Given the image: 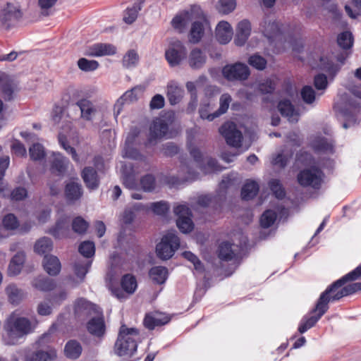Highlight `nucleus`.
Listing matches in <instances>:
<instances>
[{"mask_svg":"<svg viewBox=\"0 0 361 361\" xmlns=\"http://www.w3.org/2000/svg\"><path fill=\"white\" fill-rule=\"evenodd\" d=\"M4 327L6 332V342L8 345L16 344L19 339L31 333L34 329L30 320L21 316L18 310L7 317Z\"/></svg>","mask_w":361,"mask_h":361,"instance_id":"obj_1","label":"nucleus"},{"mask_svg":"<svg viewBox=\"0 0 361 361\" xmlns=\"http://www.w3.org/2000/svg\"><path fill=\"white\" fill-rule=\"evenodd\" d=\"M140 339L139 331L135 328H128L123 324L115 344V352L124 359L130 357L137 350V341Z\"/></svg>","mask_w":361,"mask_h":361,"instance_id":"obj_2","label":"nucleus"},{"mask_svg":"<svg viewBox=\"0 0 361 361\" xmlns=\"http://www.w3.org/2000/svg\"><path fill=\"white\" fill-rule=\"evenodd\" d=\"M350 92L354 98H348L347 95H343L341 100L335 104L336 110L347 121L350 123L357 109L361 104V86H353L349 88Z\"/></svg>","mask_w":361,"mask_h":361,"instance_id":"obj_3","label":"nucleus"},{"mask_svg":"<svg viewBox=\"0 0 361 361\" xmlns=\"http://www.w3.org/2000/svg\"><path fill=\"white\" fill-rule=\"evenodd\" d=\"M180 246V240L174 231L167 233L156 247L157 256L161 259L171 258Z\"/></svg>","mask_w":361,"mask_h":361,"instance_id":"obj_4","label":"nucleus"},{"mask_svg":"<svg viewBox=\"0 0 361 361\" xmlns=\"http://www.w3.org/2000/svg\"><path fill=\"white\" fill-rule=\"evenodd\" d=\"M287 25H281L274 19L266 18L260 24V30L270 40H281L289 35Z\"/></svg>","mask_w":361,"mask_h":361,"instance_id":"obj_5","label":"nucleus"},{"mask_svg":"<svg viewBox=\"0 0 361 361\" xmlns=\"http://www.w3.org/2000/svg\"><path fill=\"white\" fill-rule=\"evenodd\" d=\"M187 49L183 44L178 39H171L165 51V57L169 65L177 66L186 58Z\"/></svg>","mask_w":361,"mask_h":361,"instance_id":"obj_6","label":"nucleus"},{"mask_svg":"<svg viewBox=\"0 0 361 361\" xmlns=\"http://www.w3.org/2000/svg\"><path fill=\"white\" fill-rule=\"evenodd\" d=\"M190 152L193 157L194 162L204 173H209L212 172L221 171V167L216 161L208 156L202 154L198 148L190 147Z\"/></svg>","mask_w":361,"mask_h":361,"instance_id":"obj_7","label":"nucleus"},{"mask_svg":"<svg viewBox=\"0 0 361 361\" xmlns=\"http://www.w3.org/2000/svg\"><path fill=\"white\" fill-rule=\"evenodd\" d=\"M323 173L317 167H311L303 169L298 175V181L304 187L317 188L322 182Z\"/></svg>","mask_w":361,"mask_h":361,"instance_id":"obj_8","label":"nucleus"},{"mask_svg":"<svg viewBox=\"0 0 361 361\" xmlns=\"http://www.w3.org/2000/svg\"><path fill=\"white\" fill-rule=\"evenodd\" d=\"M200 13V7L192 6L190 10L184 11L176 15L171 21L173 27L178 32H182L186 27L192 23L195 18H198Z\"/></svg>","mask_w":361,"mask_h":361,"instance_id":"obj_9","label":"nucleus"},{"mask_svg":"<svg viewBox=\"0 0 361 361\" xmlns=\"http://www.w3.org/2000/svg\"><path fill=\"white\" fill-rule=\"evenodd\" d=\"M173 212L178 216L176 224L180 231L183 233L190 232L194 227L191 219V212L185 204H179L174 207Z\"/></svg>","mask_w":361,"mask_h":361,"instance_id":"obj_10","label":"nucleus"},{"mask_svg":"<svg viewBox=\"0 0 361 361\" xmlns=\"http://www.w3.org/2000/svg\"><path fill=\"white\" fill-rule=\"evenodd\" d=\"M222 73L228 80H245L250 75L247 66L242 63L226 65L223 68Z\"/></svg>","mask_w":361,"mask_h":361,"instance_id":"obj_11","label":"nucleus"},{"mask_svg":"<svg viewBox=\"0 0 361 361\" xmlns=\"http://www.w3.org/2000/svg\"><path fill=\"white\" fill-rule=\"evenodd\" d=\"M145 88L142 85H137L130 90L126 91L121 97H120L116 102L114 106V114L115 116H118L125 104L132 103L138 99V98L143 94Z\"/></svg>","mask_w":361,"mask_h":361,"instance_id":"obj_12","label":"nucleus"},{"mask_svg":"<svg viewBox=\"0 0 361 361\" xmlns=\"http://www.w3.org/2000/svg\"><path fill=\"white\" fill-rule=\"evenodd\" d=\"M348 281H350L349 278H345V275L341 279L337 280L321 294L318 301H321V299L323 298V304H325V306L328 307V303L329 302L338 300L342 297H340L338 295L343 292V286Z\"/></svg>","mask_w":361,"mask_h":361,"instance_id":"obj_13","label":"nucleus"},{"mask_svg":"<svg viewBox=\"0 0 361 361\" xmlns=\"http://www.w3.org/2000/svg\"><path fill=\"white\" fill-rule=\"evenodd\" d=\"M323 298L321 301H317L315 307L312 310L311 314L317 313V315H311L305 317L298 327L300 333L303 334L309 329L314 326L321 317L327 311L329 307H326L325 304L322 302Z\"/></svg>","mask_w":361,"mask_h":361,"instance_id":"obj_14","label":"nucleus"},{"mask_svg":"<svg viewBox=\"0 0 361 361\" xmlns=\"http://www.w3.org/2000/svg\"><path fill=\"white\" fill-rule=\"evenodd\" d=\"M220 133L225 137L226 142L233 147H238L243 140V135L232 122L225 123L219 129Z\"/></svg>","mask_w":361,"mask_h":361,"instance_id":"obj_15","label":"nucleus"},{"mask_svg":"<svg viewBox=\"0 0 361 361\" xmlns=\"http://www.w3.org/2000/svg\"><path fill=\"white\" fill-rule=\"evenodd\" d=\"M199 16L194 19L190 32V41L192 43L199 42L203 37L204 30L209 27V23L201 8Z\"/></svg>","mask_w":361,"mask_h":361,"instance_id":"obj_16","label":"nucleus"},{"mask_svg":"<svg viewBox=\"0 0 361 361\" xmlns=\"http://www.w3.org/2000/svg\"><path fill=\"white\" fill-rule=\"evenodd\" d=\"M168 126L167 123L160 118L154 119L149 128V135L148 142L152 143L157 140L162 138L164 136L171 137L167 135Z\"/></svg>","mask_w":361,"mask_h":361,"instance_id":"obj_17","label":"nucleus"},{"mask_svg":"<svg viewBox=\"0 0 361 361\" xmlns=\"http://www.w3.org/2000/svg\"><path fill=\"white\" fill-rule=\"evenodd\" d=\"M1 16L4 23L12 25L22 18L23 12L18 4L9 3L1 11Z\"/></svg>","mask_w":361,"mask_h":361,"instance_id":"obj_18","label":"nucleus"},{"mask_svg":"<svg viewBox=\"0 0 361 361\" xmlns=\"http://www.w3.org/2000/svg\"><path fill=\"white\" fill-rule=\"evenodd\" d=\"M87 329L93 336L100 337L104 335L105 324L100 310L91 316V319L87 323Z\"/></svg>","mask_w":361,"mask_h":361,"instance_id":"obj_19","label":"nucleus"},{"mask_svg":"<svg viewBox=\"0 0 361 361\" xmlns=\"http://www.w3.org/2000/svg\"><path fill=\"white\" fill-rule=\"evenodd\" d=\"M137 132L135 130H131L127 135L124 149L123 150V157L130 158L135 160L142 159V155L133 147L134 143H135V138L137 135Z\"/></svg>","mask_w":361,"mask_h":361,"instance_id":"obj_20","label":"nucleus"},{"mask_svg":"<svg viewBox=\"0 0 361 361\" xmlns=\"http://www.w3.org/2000/svg\"><path fill=\"white\" fill-rule=\"evenodd\" d=\"M49 160L51 164L50 171L52 173L61 176L66 172L69 161L62 154L52 152Z\"/></svg>","mask_w":361,"mask_h":361,"instance_id":"obj_21","label":"nucleus"},{"mask_svg":"<svg viewBox=\"0 0 361 361\" xmlns=\"http://www.w3.org/2000/svg\"><path fill=\"white\" fill-rule=\"evenodd\" d=\"M123 184L128 188L136 187V176L139 171L131 164L121 163L120 169Z\"/></svg>","mask_w":361,"mask_h":361,"instance_id":"obj_22","label":"nucleus"},{"mask_svg":"<svg viewBox=\"0 0 361 361\" xmlns=\"http://www.w3.org/2000/svg\"><path fill=\"white\" fill-rule=\"evenodd\" d=\"M98 311L99 310L96 305L83 298H80L75 302V314L78 318L82 319L85 317H91Z\"/></svg>","mask_w":361,"mask_h":361,"instance_id":"obj_23","label":"nucleus"},{"mask_svg":"<svg viewBox=\"0 0 361 361\" xmlns=\"http://www.w3.org/2000/svg\"><path fill=\"white\" fill-rule=\"evenodd\" d=\"M116 53V48L111 44L97 43L88 47L87 54L91 56H111Z\"/></svg>","mask_w":361,"mask_h":361,"instance_id":"obj_24","label":"nucleus"},{"mask_svg":"<svg viewBox=\"0 0 361 361\" xmlns=\"http://www.w3.org/2000/svg\"><path fill=\"white\" fill-rule=\"evenodd\" d=\"M252 30L250 22L244 19L240 21L236 27L235 43L238 46H243L250 35Z\"/></svg>","mask_w":361,"mask_h":361,"instance_id":"obj_25","label":"nucleus"},{"mask_svg":"<svg viewBox=\"0 0 361 361\" xmlns=\"http://www.w3.org/2000/svg\"><path fill=\"white\" fill-rule=\"evenodd\" d=\"M348 57L346 53H342L337 56V61L339 64H335L332 60H329L327 57L321 56L319 58V63L317 65L321 69L326 71L330 73H336L340 69L341 65L343 64L345 59Z\"/></svg>","mask_w":361,"mask_h":361,"instance_id":"obj_26","label":"nucleus"},{"mask_svg":"<svg viewBox=\"0 0 361 361\" xmlns=\"http://www.w3.org/2000/svg\"><path fill=\"white\" fill-rule=\"evenodd\" d=\"M233 32L231 25L227 21H221L216 27V39L223 44L228 43L233 36Z\"/></svg>","mask_w":361,"mask_h":361,"instance_id":"obj_27","label":"nucleus"},{"mask_svg":"<svg viewBox=\"0 0 361 361\" xmlns=\"http://www.w3.org/2000/svg\"><path fill=\"white\" fill-rule=\"evenodd\" d=\"M42 264L44 269L49 276H57L61 269V264L59 259L53 255H45Z\"/></svg>","mask_w":361,"mask_h":361,"instance_id":"obj_28","label":"nucleus"},{"mask_svg":"<svg viewBox=\"0 0 361 361\" xmlns=\"http://www.w3.org/2000/svg\"><path fill=\"white\" fill-rule=\"evenodd\" d=\"M5 292L9 302L13 305H19L26 297L24 290L14 283L8 285L5 288Z\"/></svg>","mask_w":361,"mask_h":361,"instance_id":"obj_29","label":"nucleus"},{"mask_svg":"<svg viewBox=\"0 0 361 361\" xmlns=\"http://www.w3.org/2000/svg\"><path fill=\"white\" fill-rule=\"evenodd\" d=\"M207 78L200 76L195 82L189 81L186 83L187 90L191 94V102L189 104L188 109L191 111H194L197 105V88H200L206 83Z\"/></svg>","mask_w":361,"mask_h":361,"instance_id":"obj_30","label":"nucleus"},{"mask_svg":"<svg viewBox=\"0 0 361 361\" xmlns=\"http://www.w3.org/2000/svg\"><path fill=\"white\" fill-rule=\"evenodd\" d=\"M69 222L67 217L59 219L54 228H51L49 233L55 238L61 239L68 236Z\"/></svg>","mask_w":361,"mask_h":361,"instance_id":"obj_31","label":"nucleus"},{"mask_svg":"<svg viewBox=\"0 0 361 361\" xmlns=\"http://www.w3.org/2000/svg\"><path fill=\"white\" fill-rule=\"evenodd\" d=\"M87 188L94 190L98 188L99 180L97 171L92 167H85L81 173Z\"/></svg>","mask_w":361,"mask_h":361,"instance_id":"obj_32","label":"nucleus"},{"mask_svg":"<svg viewBox=\"0 0 361 361\" xmlns=\"http://www.w3.org/2000/svg\"><path fill=\"white\" fill-rule=\"evenodd\" d=\"M278 109L282 116L286 117L290 122H296L299 114L289 100H283L279 103Z\"/></svg>","mask_w":361,"mask_h":361,"instance_id":"obj_33","label":"nucleus"},{"mask_svg":"<svg viewBox=\"0 0 361 361\" xmlns=\"http://www.w3.org/2000/svg\"><path fill=\"white\" fill-rule=\"evenodd\" d=\"M25 257L23 252H18L11 259L8 267V275L10 276H16L18 275L23 267Z\"/></svg>","mask_w":361,"mask_h":361,"instance_id":"obj_34","label":"nucleus"},{"mask_svg":"<svg viewBox=\"0 0 361 361\" xmlns=\"http://www.w3.org/2000/svg\"><path fill=\"white\" fill-rule=\"evenodd\" d=\"M206 55L197 48L193 49L188 56L189 66L193 69L201 68L206 63Z\"/></svg>","mask_w":361,"mask_h":361,"instance_id":"obj_35","label":"nucleus"},{"mask_svg":"<svg viewBox=\"0 0 361 361\" xmlns=\"http://www.w3.org/2000/svg\"><path fill=\"white\" fill-rule=\"evenodd\" d=\"M169 317L162 313H156L154 314H147L144 320L145 326L153 329L157 326L166 324L169 322Z\"/></svg>","mask_w":361,"mask_h":361,"instance_id":"obj_36","label":"nucleus"},{"mask_svg":"<svg viewBox=\"0 0 361 361\" xmlns=\"http://www.w3.org/2000/svg\"><path fill=\"white\" fill-rule=\"evenodd\" d=\"M76 104L80 110L82 118L90 121L94 116L97 109L90 100L85 99H80Z\"/></svg>","mask_w":361,"mask_h":361,"instance_id":"obj_37","label":"nucleus"},{"mask_svg":"<svg viewBox=\"0 0 361 361\" xmlns=\"http://www.w3.org/2000/svg\"><path fill=\"white\" fill-rule=\"evenodd\" d=\"M91 266V261L87 259H78L74 265L73 270L77 277V283H81Z\"/></svg>","mask_w":361,"mask_h":361,"instance_id":"obj_38","label":"nucleus"},{"mask_svg":"<svg viewBox=\"0 0 361 361\" xmlns=\"http://www.w3.org/2000/svg\"><path fill=\"white\" fill-rule=\"evenodd\" d=\"M31 284L35 288L43 292L51 290L56 286L53 279L44 276H38L34 278Z\"/></svg>","mask_w":361,"mask_h":361,"instance_id":"obj_39","label":"nucleus"},{"mask_svg":"<svg viewBox=\"0 0 361 361\" xmlns=\"http://www.w3.org/2000/svg\"><path fill=\"white\" fill-rule=\"evenodd\" d=\"M184 94L183 90L175 82H170L167 85V96L171 104H178Z\"/></svg>","mask_w":361,"mask_h":361,"instance_id":"obj_40","label":"nucleus"},{"mask_svg":"<svg viewBox=\"0 0 361 361\" xmlns=\"http://www.w3.org/2000/svg\"><path fill=\"white\" fill-rule=\"evenodd\" d=\"M57 357L56 350L52 348H48L45 350L35 351L30 357V361H54Z\"/></svg>","mask_w":361,"mask_h":361,"instance_id":"obj_41","label":"nucleus"},{"mask_svg":"<svg viewBox=\"0 0 361 361\" xmlns=\"http://www.w3.org/2000/svg\"><path fill=\"white\" fill-rule=\"evenodd\" d=\"M312 148L318 153L329 154L334 151V145L326 139L317 137L312 141Z\"/></svg>","mask_w":361,"mask_h":361,"instance_id":"obj_42","label":"nucleus"},{"mask_svg":"<svg viewBox=\"0 0 361 361\" xmlns=\"http://www.w3.org/2000/svg\"><path fill=\"white\" fill-rule=\"evenodd\" d=\"M150 279L155 283L163 284L168 277V269L162 266L152 267L149 272Z\"/></svg>","mask_w":361,"mask_h":361,"instance_id":"obj_43","label":"nucleus"},{"mask_svg":"<svg viewBox=\"0 0 361 361\" xmlns=\"http://www.w3.org/2000/svg\"><path fill=\"white\" fill-rule=\"evenodd\" d=\"M3 227L0 226V238L8 236L7 231L14 230L18 226L16 217L11 214H7L3 219Z\"/></svg>","mask_w":361,"mask_h":361,"instance_id":"obj_44","label":"nucleus"},{"mask_svg":"<svg viewBox=\"0 0 361 361\" xmlns=\"http://www.w3.org/2000/svg\"><path fill=\"white\" fill-rule=\"evenodd\" d=\"M65 194L69 201H75L79 200L82 195V188L80 184L75 182H71L66 186Z\"/></svg>","mask_w":361,"mask_h":361,"instance_id":"obj_45","label":"nucleus"},{"mask_svg":"<svg viewBox=\"0 0 361 361\" xmlns=\"http://www.w3.org/2000/svg\"><path fill=\"white\" fill-rule=\"evenodd\" d=\"M231 101L232 97L229 94L224 93L221 94L219 98V107L216 111L212 113V116H210L209 118L215 119L216 118H218L222 114L226 113Z\"/></svg>","mask_w":361,"mask_h":361,"instance_id":"obj_46","label":"nucleus"},{"mask_svg":"<svg viewBox=\"0 0 361 361\" xmlns=\"http://www.w3.org/2000/svg\"><path fill=\"white\" fill-rule=\"evenodd\" d=\"M64 353L67 357L77 359L82 353V347L78 341L71 340L66 344Z\"/></svg>","mask_w":361,"mask_h":361,"instance_id":"obj_47","label":"nucleus"},{"mask_svg":"<svg viewBox=\"0 0 361 361\" xmlns=\"http://www.w3.org/2000/svg\"><path fill=\"white\" fill-rule=\"evenodd\" d=\"M142 2L136 1L131 7L128 8L123 14V20L128 24L133 23L137 17L139 11L141 10Z\"/></svg>","mask_w":361,"mask_h":361,"instance_id":"obj_48","label":"nucleus"},{"mask_svg":"<svg viewBox=\"0 0 361 361\" xmlns=\"http://www.w3.org/2000/svg\"><path fill=\"white\" fill-rule=\"evenodd\" d=\"M259 190L258 184L254 180H247L242 188V197L244 200L253 198Z\"/></svg>","mask_w":361,"mask_h":361,"instance_id":"obj_49","label":"nucleus"},{"mask_svg":"<svg viewBox=\"0 0 361 361\" xmlns=\"http://www.w3.org/2000/svg\"><path fill=\"white\" fill-rule=\"evenodd\" d=\"M303 102L307 104H312L317 97H319L322 93H316L312 86L306 85L302 87L300 92Z\"/></svg>","mask_w":361,"mask_h":361,"instance_id":"obj_50","label":"nucleus"},{"mask_svg":"<svg viewBox=\"0 0 361 361\" xmlns=\"http://www.w3.org/2000/svg\"><path fill=\"white\" fill-rule=\"evenodd\" d=\"M53 249V243L47 237H43L39 239L35 245V251L38 254H45L51 251Z\"/></svg>","mask_w":361,"mask_h":361,"instance_id":"obj_51","label":"nucleus"},{"mask_svg":"<svg viewBox=\"0 0 361 361\" xmlns=\"http://www.w3.org/2000/svg\"><path fill=\"white\" fill-rule=\"evenodd\" d=\"M139 56L134 50L128 51L123 58V65L126 68H133L137 66Z\"/></svg>","mask_w":361,"mask_h":361,"instance_id":"obj_52","label":"nucleus"},{"mask_svg":"<svg viewBox=\"0 0 361 361\" xmlns=\"http://www.w3.org/2000/svg\"><path fill=\"white\" fill-rule=\"evenodd\" d=\"M277 217L276 212L271 209L266 210L262 215L260 219L261 226L264 228H269L272 226Z\"/></svg>","mask_w":361,"mask_h":361,"instance_id":"obj_53","label":"nucleus"},{"mask_svg":"<svg viewBox=\"0 0 361 361\" xmlns=\"http://www.w3.org/2000/svg\"><path fill=\"white\" fill-rule=\"evenodd\" d=\"M219 257L223 260H231L234 257V252L231 249V245L228 242H224L219 245Z\"/></svg>","mask_w":361,"mask_h":361,"instance_id":"obj_54","label":"nucleus"},{"mask_svg":"<svg viewBox=\"0 0 361 361\" xmlns=\"http://www.w3.org/2000/svg\"><path fill=\"white\" fill-rule=\"evenodd\" d=\"M121 286L127 293H133L137 288L136 280L133 276L126 274L122 279Z\"/></svg>","mask_w":361,"mask_h":361,"instance_id":"obj_55","label":"nucleus"},{"mask_svg":"<svg viewBox=\"0 0 361 361\" xmlns=\"http://www.w3.org/2000/svg\"><path fill=\"white\" fill-rule=\"evenodd\" d=\"M89 226V224L81 216L75 217L72 221V228L78 234L85 233Z\"/></svg>","mask_w":361,"mask_h":361,"instance_id":"obj_56","label":"nucleus"},{"mask_svg":"<svg viewBox=\"0 0 361 361\" xmlns=\"http://www.w3.org/2000/svg\"><path fill=\"white\" fill-rule=\"evenodd\" d=\"M79 68L83 71H93L99 67V63L94 60H88L85 58H81L78 61Z\"/></svg>","mask_w":361,"mask_h":361,"instance_id":"obj_57","label":"nucleus"},{"mask_svg":"<svg viewBox=\"0 0 361 361\" xmlns=\"http://www.w3.org/2000/svg\"><path fill=\"white\" fill-rule=\"evenodd\" d=\"M338 44L343 49H349L353 46V39L352 34L349 32H343L338 37Z\"/></svg>","mask_w":361,"mask_h":361,"instance_id":"obj_58","label":"nucleus"},{"mask_svg":"<svg viewBox=\"0 0 361 361\" xmlns=\"http://www.w3.org/2000/svg\"><path fill=\"white\" fill-rule=\"evenodd\" d=\"M78 250L84 257H90L94 255L95 252L94 244L92 241H84L80 245Z\"/></svg>","mask_w":361,"mask_h":361,"instance_id":"obj_59","label":"nucleus"},{"mask_svg":"<svg viewBox=\"0 0 361 361\" xmlns=\"http://www.w3.org/2000/svg\"><path fill=\"white\" fill-rule=\"evenodd\" d=\"M16 87V84L11 80L3 81L1 83V89L5 98L11 99Z\"/></svg>","mask_w":361,"mask_h":361,"instance_id":"obj_60","label":"nucleus"},{"mask_svg":"<svg viewBox=\"0 0 361 361\" xmlns=\"http://www.w3.org/2000/svg\"><path fill=\"white\" fill-rule=\"evenodd\" d=\"M236 6L235 0H219L217 9L220 13L228 14L232 12Z\"/></svg>","mask_w":361,"mask_h":361,"instance_id":"obj_61","label":"nucleus"},{"mask_svg":"<svg viewBox=\"0 0 361 361\" xmlns=\"http://www.w3.org/2000/svg\"><path fill=\"white\" fill-rule=\"evenodd\" d=\"M30 156L33 160H40L45 156L44 147L39 144H33L29 149Z\"/></svg>","mask_w":361,"mask_h":361,"instance_id":"obj_62","label":"nucleus"},{"mask_svg":"<svg viewBox=\"0 0 361 361\" xmlns=\"http://www.w3.org/2000/svg\"><path fill=\"white\" fill-rule=\"evenodd\" d=\"M140 185L145 192L152 191L156 186L154 177L150 174L143 176L140 180Z\"/></svg>","mask_w":361,"mask_h":361,"instance_id":"obj_63","label":"nucleus"},{"mask_svg":"<svg viewBox=\"0 0 361 361\" xmlns=\"http://www.w3.org/2000/svg\"><path fill=\"white\" fill-rule=\"evenodd\" d=\"M149 208L157 215H164L169 209V204L164 201L150 203Z\"/></svg>","mask_w":361,"mask_h":361,"instance_id":"obj_64","label":"nucleus"}]
</instances>
